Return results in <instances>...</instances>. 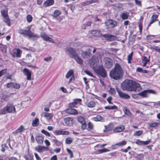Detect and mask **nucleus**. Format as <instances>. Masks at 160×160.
<instances>
[{
	"mask_svg": "<svg viewBox=\"0 0 160 160\" xmlns=\"http://www.w3.org/2000/svg\"><path fill=\"white\" fill-rule=\"evenodd\" d=\"M160 123L158 122H150L148 123V125L151 127L156 128L158 127Z\"/></svg>",
	"mask_w": 160,
	"mask_h": 160,
	"instance_id": "nucleus-33",
	"label": "nucleus"
},
{
	"mask_svg": "<svg viewBox=\"0 0 160 160\" xmlns=\"http://www.w3.org/2000/svg\"><path fill=\"white\" fill-rule=\"evenodd\" d=\"M139 29L140 33H141L142 32V23L140 22L139 23Z\"/></svg>",
	"mask_w": 160,
	"mask_h": 160,
	"instance_id": "nucleus-62",
	"label": "nucleus"
},
{
	"mask_svg": "<svg viewBox=\"0 0 160 160\" xmlns=\"http://www.w3.org/2000/svg\"><path fill=\"white\" fill-rule=\"evenodd\" d=\"M123 111L128 116H130L131 115V113L130 112L129 110L127 108H124L123 109Z\"/></svg>",
	"mask_w": 160,
	"mask_h": 160,
	"instance_id": "nucleus-37",
	"label": "nucleus"
},
{
	"mask_svg": "<svg viewBox=\"0 0 160 160\" xmlns=\"http://www.w3.org/2000/svg\"><path fill=\"white\" fill-rule=\"evenodd\" d=\"M54 3V0H47L43 4V6L47 7L52 5Z\"/></svg>",
	"mask_w": 160,
	"mask_h": 160,
	"instance_id": "nucleus-22",
	"label": "nucleus"
},
{
	"mask_svg": "<svg viewBox=\"0 0 160 160\" xmlns=\"http://www.w3.org/2000/svg\"><path fill=\"white\" fill-rule=\"evenodd\" d=\"M151 142L150 140H147L145 141H142V145H146L148 144Z\"/></svg>",
	"mask_w": 160,
	"mask_h": 160,
	"instance_id": "nucleus-61",
	"label": "nucleus"
},
{
	"mask_svg": "<svg viewBox=\"0 0 160 160\" xmlns=\"http://www.w3.org/2000/svg\"><path fill=\"white\" fill-rule=\"evenodd\" d=\"M91 119L95 121H103V118L100 115H98L96 117H93L91 118Z\"/></svg>",
	"mask_w": 160,
	"mask_h": 160,
	"instance_id": "nucleus-27",
	"label": "nucleus"
},
{
	"mask_svg": "<svg viewBox=\"0 0 160 160\" xmlns=\"http://www.w3.org/2000/svg\"><path fill=\"white\" fill-rule=\"evenodd\" d=\"M135 3L139 6H141V1L138 0H134Z\"/></svg>",
	"mask_w": 160,
	"mask_h": 160,
	"instance_id": "nucleus-57",
	"label": "nucleus"
},
{
	"mask_svg": "<svg viewBox=\"0 0 160 160\" xmlns=\"http://www.w3.org/2000/svg\"><path fill=\"white\" fill-rule=\"evenodd\" d=\"M15 111V108L11 104H8L7 105L0 110V114H5L7 113L14 112Z\"/></svg>",
	"mask_w": 160,
	"mask_h": 160,
	"instance_id": "nucleus-4",
	"label": "nucleus"
},
{
	"mask_svg": "<svg viewBox=\"0 0 160 160\" xmlns=\"http://www.w3.org/2000/svg\"><path fill=\"white\" fill-rule=\"evenodd\" d=\"M88 128L90 129H92L93 128V124L91 122H89L88 124Z\"/></svg>",
	"mask_w": 160,
	"mask_h": 160,
	"instance_id": "nucleus-58",
	"label": "nucleus"
},
{
	"mask_svg": "<svg viewBox=\"0 0 160 160\" xmlns=\"http://www.w3.org/2000/svg\"><path fill=\"white\" fill-rule=\"evenodd\" d=\"M158 16L157 15L155 14L153 15L151 18V19L153 20L154 21H156L158 18Z\"/></svg>",
	"mask_w": 160,
	"mask_h": 160,
	"instance_id": "nucleus-54",
	"label": "nucleus"
},
{
	"mask_svg": "<svg viewBox=\"0 0 160 160\" xmlns=\"http://www.w3.org/2000/svg\"><path fill=\"white\" fill-rule=\"evenodd\" d=\"M65 123L69 126L72 125L73 123V119L72 118H67L64 119Z\"/></svg>",
	"mask_w": 160,
	"mask_h": 160,
	"instance_id": "nucleus-23",
	"label": "nucleus"
},
{
	"mask_svg": "<svg viewBox=\"0 0 160 160\" xmlns=\"http://www.w3.org/2000/svg\"><path fill=\"white\" fill-rule=\"evenodd\" d=\"M36 140L38 143L41 144L43 143L44 138L42 136L38 135L36 137Z\"/></svg>",
	"mask_w": 160,
	"mask_h": 160,
	"instance_id": "nucleus-28",
	"label": "nucleus"
},
{
	"mask_svg": "<svg viewBox=\"0 0 160 160\" xmlns=\"http://www.w3.org/2000/svg\"><path fill=\"white\" fill-rule=\"evenodd\" d=\"M41 36L44 41L46 42H50L52 43L55 42L54 40L45 32L42 33L41 34Z\"/></svg>",
	"mask_w": 160,
	"mask_h": 160,
	"instance_id": "nucleus-8",
	"label": "nucleus"
},
{
	"mask_svg": "<svg viewBox=\"0 0 160 160\" xmlns=\"http://www.w3.org/2000/svg\"><path fill=\"white\" fill-rule=\"evenodd\" d=\"M91 35L96 37H100L102 35L99 30H92L90 33Z\"/></svg>",
	"mask_w": 160,
	"mask_h": 160,
	"instance_id": "nucleus-18",
	"label": "nucleus"
},
{
	"mask_svg": "<svg viewBox=\"0 0 160 160\" xmlns=\"http://www.w3.org/2000/svg\"><path fill=\"white\" fill-rule=\"evenodd\" d=\"M127 143V141H123L118 143H116L118 146L121 147L126 145Z\"/></svg>",
	"mask_w": 160,
	"mask_h": 160,
	"instance_id": "nucleus-43",
	"label": "nucleus"
},
{
	"mask_svg": "<svg viewBox=\"0 0 160 160\" xmlns=\"http://www.w3.org/2000/svg\"><path fill=\"white\" fill-rule=\"evenodd\" d=\"M0 51H1L2 52H6L7 51L6 46L2 44H0Z\"/></svg>",
	"mask_w": 160,
	"mask_h": 160,
	"instance_id": "nucleus-40",
	"label": "nucleus"
},
{
	"mask_svg": "<svg viewBox=\"0 0 160 160\" xmlns=\"http://www.w3.org/2000/svg\"><path fill=\"white\" fill-rule=\"evenodd\" d=\"M23 72L24 75L27 76V79L28 80L31 79V72L27 68H24L23 70Z\"/></svg>",
	"mask_w": 160,
	"mask_h": 160,
	"instance_id": "nucleus-12",
	"label": "nucleus"
},
{
	"mask_svg": "<svg viewBox=\"0 0 160 160\" xmlns=\"http://www.w3.org/2000/svg\"><path fill=\"white\" fill-rule=\"evenodd\" d=\"M117 91L119 96L121 98L125 99H129L130 98V96L128 94H125L118 90H117Z\"/></svg>",
	"mask_w": 160,
	"mask_h": 160,
	"instance_id": "nucleus-17",
	"label": "nucleus"
},
{
	"mask_svg": "<svg viewBox=\"0 0 160 160\" xmlns=\"http://www.w3.org/2000/svg\"><path fill=\"white\" fill-rule=\"evenodd\" d=\"M82 100L80 99H75L74 101L76 104L79 103L81 102Z\"/></svg>",
	"mask_w": 160,
	"mask_h": 160,
	"instance_id": "nucleus-59",
	"label": "nucleus"
},
{
	"mask_svg": "<svg viewBox=\"0 0 160 160\" xmlns=\"http://www.w3.org/2000/svg\"><path fill=\"white\" fill-rule=\"evenodd\" d=\"M136 143L138 145H142V141H140L139 139H137L136 141Z\"/></svg>",
	"mask_w": 160,
	"mask_h": 160,
	"instance_id": "nucleus-55",
	"label": "nucleus"
},
{
	"mask_svg": "<svg viewBox=\"0 0 160 160\" xmlns=\"http://www.w3.org/2000/svg\"><path fill=\"white\" fill-rule=\"evenodd\" d=\"M101 58L102 56L100 54H97L89 60V63L91 66L93 67L94 71L98 75L105 77L106 76V72L102 66H100L97 68L94 67L95 64H97L99 61L101 60Z\"/></svg>",
	"mask_w": 160,
	"mask_h": 160,
	"instance_id": "nucleus-1",
	"label": "nucleus"
},
{
	"mask_svg": "<svg viewBox=\"0 0 160 160\" xmlns=\"http://www.w3.org/2000/svg\"><path fill=\"white\" fill-rule=\"evenodd\" d=\"M113 128L112 124H109L107 126H104V129L103 131L104 132H107L112 130Z\"/></svg>",
	"mask_w": 160,
	"mask_h": 160,
	"instance_id": "nucleus-21",
	"label": "nucleus"
},
{
	"mask_svg": "<svg viewBox=\"0 0 160 160\" xmlns=\"http://www.w3.org/2000/svg\"><path fill=\"white\" fill-rule=\"evenodd\" d=\"M76 105V104L73 101V102H72L70 103L69 104V106L70 107H71V108H73V107H75Z\"/></svg>",
	"mask_w": 160,
	"mask_h": 160,
	"instance_id": "nucleus-60",
	"label": "nucleus"
},
{
	"mask_svg": "<svg viewBox=\"0 0 160 160\" xmlns=\"http://www.w3.org/2000/svg\"><path fill=\"white\" fill-rule=\"evenodd\" d=\"M1 13L4 17L8 16L7 12L5 10H1Z\"/></svg>",
	"mask_w": 160,
	"mask_h": 160,
	"instance_id": "nucleus-52",
	"label": "nucleus"
},
{
	"mask_svg": "<svg viewBox=\"0 0 160 160\" xmlns=\"http://www.w3.org/2000/svg\"><path fill=\"white\" fill-rule=\"evenodd\" d=\"M77 119L78 122L81 124L85 123L86 122L85 119L82 116H79L77 117Z\"/></svg>",
	"mask_w": 160,
	"mask_h": 160,
	"instance_id": "nucleus-29",
	"label": "nucleus"
},
{
	"mask_svg": "<svg viewBox=\"0 0 160 160\" xmlns=\"http://www.w3.org/2000/svg\"><path fill=\"white\" fill-rule=\"evenodd\" d=\"M153 49L158 52H159L160 53V48H159V47H155L154 48H153Z\"/></svg>",
	"mask_w": 160,
	"mask_h": 160,
	"instance_id": "nucleus-64",
	"label": "nucleus"
},
{
	"mask_svg": "<svg viewBox=\"0 0 160 160\" xmlns=\"http://www.w3.org/2000/svg\"><path fill=\"white\" fill-rule=\"evenodd\" d=\"M123 73V71L120 65L117 63L114 68L110 72L109 75L112 78L117 80L121 77Z\"/></svg>",
	"mask_w": 160,
	"mask_h": 160,
	"instance_id": "nucleus-2",
	"label": "nucleus"
},
{
	"mask_svg": "<svg viewBox=\"0 0 160 160\" xmlns=\"http://www.w3.org/2000/svg\"><path fill=\"white\" fill-rule=\"evenodd\" d=\"M106 26L108 28H113L117 25V22L112 20H107L105 23Z\"/></svg>",
	"mask_w": 160,
	"mask_h": 160,
	"instance_id": "nucleus-9",
	"label": "nucleus"
},
{
	"mask_svg": "<svg viewBox=\"0 0 160 160\" xmlns=\"http://www.w3.org/2000/svg\"><path fill=\"white\" fill-rule=\"evenodd\" d=\"M143 132V131L142 130L136 131L134 133V135L135 136H140L142 134Z\"/></svg>",
	"mask_w": 160,
	"mask_h": 160,
	"instance_id": "nucleus-39",
	"label": "nucleus"
},
{
	"mask_svg": "<svg viewBox=\"0 0 160 160\" xmlns=\"http://www.w3.org/2000/svg\"><path fill=\"white\" fill-rule=\"evenodd\" d=\"M132 87L134 88V90H132L131 91H139L141 89L140 85L139 83L132 81Z\"/></svg>",
	"mask_w": 160,
	"mask_h": 160,
	"instance_id": "nucleus-10",
	"label": "nucleus"
},
{
	"mask_svg": "<svg viewBox=\"0 0 160 160\" xmlns=\"http://www.w3.org/2000/svg\"><path fill=\"white\" fill-rule=\"evenodd\" d=\"M41 132L47 136L49 137L50 136V134L49 133L44 129H43L41 131Z\"/></svg>",
	"mask_w": 160,
	"mask_h": 160,
	"instance_id": "nucleus-47",
	"label": "nucleus"
},
{
	"mask_svg": "<svg viewBox=\"0 0 160 160\" xmlns=\"http://www.w3.org/2000/svg\"><path fill=\"white\" fill-rule=\"evenodd\" d=\"M105 62V66L108 68H111L112 65V60L108 58H105L104 59Z\"/></svg>",
	"mask_w": 160,
	"mask_h": 160,
	"instance_id": "nucleus-14",
	"label": "nucleus"
},
{
	"mask_svg": "<svg viewBox=\"0 0 160 160\" xmlns=\"http://www.w3.org/2000/svg\"><path fill=\"white\" fill-rule=\"evenodd\" d=\"M96 104V102L94 101H92L89 102L87 104L88 107L92 108L94 107Z\"/></svg>",
	"mask_w": 160,
	"mask_h": 160,
	"instance_id": "nucleus-30",
	"label": "nucleus"
},
{
	"mask_svg": "<svg viewBox=\"0 0 160 160\" xmlns=\"http://www.w3.org/2000/svg\"><path fill=\"white\" fill-rule=\"evenodd\" d=\"M54 133V134L56 135H67L69 134L68 131L62 130H57L55 131Z\"/></svg>",
	"mask_w": 160,
	"mask_h": 160,
	"instance_id": "nucleus-15",
	"label": "nucleus"
},
{
	"mask_svg": "<svg viewBox=\"0 0 160 160\" xmlns=\"http://www.w3.org/2000/svg\"><path fill=\"white\" fill-rule=\"evenodd\" d=\"M74 76V70L73 69H70L66 73V78H69Z\"/></svg>",
	"mask_w": 160,
	"mask_h": 160,
	"instance_id": "nucleus-24",
	"label": "nucleus"
},
{
	"mask_svg": "<svg viewBox=\"0 0 160 160\" xmlns=\"http://www.w3.org/2000/svg\"><path fill=\"white\" fill-rule=\"evenodd\" d=\"M156 94V92L152 90H145L139 93L138 94L143 98L148 97L150 94Z\"/></svg>",
	"mask_w": 160,
	"mask_h": 160,
	"instance_id": "nucleus-7",
	"label": "nucleus"
},
{
	"mask_svg": "<svg viewBox=\"0 0 160 160\" xmlns=\"http://www.w3.org/2000/svg\"><path fill=\"white\" fill-rule=\"evenodd\" d=\"M98 2L97 0H90L86 2L85 5H88L90 4L96 2Z\"/></svg>",
	"mask_w": 160,
	"mask_h": 160,
	"instance_id": "nucleus-42",
	"label": "nucleus"
},
{
	"mask_svg": "<svg viewBox=\"0 0 160 160\" xmlns=\"http://www.w3.org/2000/svg\"><path fill=\"white\" fill-rule=\"evenodd\" d=\"M110 150L107 148H104L102 149H99L96 152L97 153L100 154L104 152H106L110 151Z\"/></svg>",
	"mask_w": 160,
	"mask_h": 160,
	"instance_id": "nucleus-34",
	"label": "nucleus"
},
{
	"mask_svg": "<svg viewBox=\"0 0 160 160\" xmlns=\"http://www.w3.org/2000/svg\"><path fill=\"white\" fill-rule=\"evenodd\" d=\"M39 119L38 118H36L32 121V124L33 127H36L39 125Z\"/></svg>",
	"mask_w": 160,
	"mask_h": 160,
	"instance_id": "nucleus-32",
	"label": "nucleus"
},
{
	"mask_svg": "<svg viewBox=\"0 0 160 160\" xmlns=\"http://www.w3.org/2000/svg\"><path fill=\"white\" fill-rule=\"evenodd\" d=\"M105 109H108V110H114V109H117V107L116 106L114 105L112 106H106L104 108Z\"/></svg>",
	"mask_w": 160,
	"mask_h": 160,
	"instance_id": "nucleus-36",
	"label": "nucleus"
},
{
	"mask_svg": "<svg viewBox=\"0 0 160 160\" xmlns=\"http://www.w3.org/2000/svg\"><path fill=\"white\" fill-rule=\"evenodd\" d=\"M86 74H87V75H88L89 76H90L91 77H94V76L92 75V74L88 70H85L84 72Z\"/></svg>",
	"mask_w": 160,
	"mask_h": 160,
	"instance_id": "nucleus-56",
	"label": "nucleus"
},
{
	"mask_svg": "<svg viewBox=\"0 0 160 160\" xmlns=\"http://www.w3.org/2000/svg\"><path fill=\"white\" fill-rule=\"evenodd\" d=\"M32 19V17L30 15H28L27 16V20L28 22H31Z\"/></svg>",
	"mask_w": 160,
	"mask_h": 160,
	"instance_id": "nucleus-45",
	"label": "nucleus"
},
{
	"mask_svg": "<svg viewBox=\"0 0 160 160\" xmlns=\"http://www.w3.org/2000/svg\"><path fill=\"white\" fill-rule=\"evenodd\" d=\"M66 52L70 57L73 58L79 64L82 63V60L78 57L73 48L70 47L66 49Z\"/></svg>",
	"mask_w": 160,
	"mask_h": 160,
	"instance_id": "nucleus-3",
	"label": "nucleus"
},
{
	"mask_svg": "<svg viewBox=\"0 0 160 160\" xmlns=\"http://www.w3.org/2000/svg\"><path fill=\"white\" fill-rule=\"evenodd\" d=\"M22 52L18 48H15L13 50L11 54L14 57H21Z\"/></svg>",
	"mask_w": 160,
	"mask_h": 160,
	"instance_id": "nucleus-11",
	"label": "nucleus"
},
{
	"mask_svg": "<svg viewBox=\"0 0 160 160\" xmlns=\"http://www.w3.org/2000/svg\"><path fill=\"white\" fill-rule=\"evenodd\" d=\"M13 84V82H10L8 83L7 84V87L8 88H13V86L14 85Z\"/></svg>",
	"mask_w": 160,
	"mask_h": 160,
	"instance_id": "nucleus-51",
	"label": "nucleus"
},
{
	"mask_svg": "<svg viewBox=\"0 0 160 160\" xmlns=\"http://www.w3.org/2000/svg\"><path fill=\"white\" fill-rule=\"evenodd\" d=\"M103 36L105 38L106 40L109 41H112L114 40L116 38V37L112 35L108 34H104Z\"/></svg>",
	"mask_w": 160,
	"mask_h": 160,
	"instance_id": "nucleus-25",
	"label": "nucleus"
},
{
	"mask_svg": "<svg viewBox=\"0 0 160 160\" xmlns=\"http://www.w3.org/2000/svg\"><path fill=\"white\" fill-rule=\"evenodd\" d=\"M125 129L124 125H122L115 128L113 130L114 132H121Z\"/></svg>",
	"mask_w": 160,
	"mask_h": 160,
	"instance_id": "nucleus-19",
	"label": "nucleus"
},
{
	"mask_svg": "<svg viewBox=\"0 0 160 160\" xmlns=\"http://www.w3.org/2000/svg\"><path fill=\"white\" fill-rule=\"evenodd\" d=\"M112 100V98L111 97H108L107 99V101L109 104H112V103L111 102Z\"/></svg>",
	"mask_w": 160,
	"mask_h": 160,
	"instance_id": "nucleus-63",
	"label": "nucleus"
},
{
	"mask_svg": "<svg viewBox=\"0 0 160 160\" xmlns=\"http://www.w3.org/2000/svg\"><path fill=\"white\" fill-rule=\"evenodd\" d=\"M109 92L112 94L114 95L116 93V91L115 89L113 88H111L109 90Z\"/></svg>",
	"mask_w": 160,
	"mask_h": 160,
	"instance_id": "nucleus-46",
	"label": "nucleus"
},
{
	"mask_svg": "<svg viewBox=\"0 0 160 160\" xmlns=\"http://www.w3.org/2000/svg\"><path fill=\"white\" fill-rule=\"evenodd\" d=\"M129 13L128 12L123 13L121 15V18L123 20L127 19L128 17Z\"/></svg>",
	"mask_w": 160,
	"mask_h": 160,
	"instance_id": "nucleus-41",
	"label": "nucleus"
},
{
	"mask_svg": "<svg viewBox=\"0 0 160 160\" xmlns=\"http://www.w3.org/2000/svg\"><path fill=\"white\" fill-rule=\"evenodd\" d=\"M72 141V138H67L66 140V143L69 144L71 143Z\"/></svg>",
	"mask_w": 160,
	"mask_h": 160,
	"instance_id": "nucleus-49",
	"label": "nucleus"
},
{
	"mask_svg": "<svg viewBox=\"0 0 160 160\" xmlns=\"http://www.w3.org/2000/svg\"><path fill=\"white\" fill-rule=\"evenodd\" d=\"M7 71L6 69H3L0 71V77L6 73Z\"/></svg>",
	"mask_w": 160,
	"mask_h": 160,
	"instance_id": "nucleus-53",
	"label": "nucleus"
},
{
	"mask_svg": "<svg viewBox=\"0 0 160 160\" xmlns=\"http://www.w3.org/2000/svg\"><path fill=\"white\" fill-rule=\"evenodd\" d=\"M13 86V88L15 89H19L20 87V86L19 84L16 83H14Z\"/></svg>",
	"mask_w": 160,
	"mask_h": 160,
	"instance_id": "nucleus-50",
	"label": "nucleus"
},
{
	"mask_svg": "<svg viewBox=\"0 0 160 160\" xmlns=\"http://www.w3.org/2000/svg\"><path fill=\"white\" fill-rule=\"evenodd\" d=\"M31 28V26H28L27 28L28 30H20V33L24 35V36H28L29 38L33 37H37V35L33 34L30 30Z\"/></svg>",
	"mask_w": 160,
	"mask_h": 160,
	"instance_id": "nucleus-6",
	"label": "nucleus"
},
{
	"mask_svg": "<svg viewBox=\"0 0 160 160\" xmlns=\"http://www.w3.org/2000/svg\"><path fill=\"white\" fill-rule=\"evenodd\" d=\"M41 115L44 117L46 120L49 121L52 119L53 115L52 113H49L47 112H42Z\"/></svg>",
	"mask_w": 160,
	"mask_h": 160,
	"instance_id": "nucleus-13",
	"label": "nucleus"
},
{
	"mask_svg": "<svg viewBox=\"0 0 160 160\" xmlns=\"http://www.w3.org/2000/svg\"><path fill=\"white\" fill-rule=\"evenodd\" d=\"M132 52L130 54H129L128 56V62L129 63H131V61L132 59Z\"/></svg>",
	"mask_w": 160,
	"mask_h": 160,
	"instance_id": "nucleus-44",
	"label": "nucleus"
},
{
	"mask_svg": "<svg viewBox=\"0 0 160 160\" xmlns=\"http://www.w3.org/2000/svg\"><path fill=\"white\" fill-rule=\"evenodd\" d=\"M90 53L87 52H83L82 54V56L84 58H88L90 56Z\"/></svg>",
	"mask_w": 160,
	"mask_h": 160,
	"instance_id": "nucleus-35",
	"label": "nucleus"
},
{
	"mask_svg": "<svg viewBox=\"0 0 160 160\" xmlns=\"http://www.w3.org/2000/svg\"><path fill=\"white\" fill-rule=\"evenodd\" d=\"M25 130L24 127L22 125H21L16 130L15 133L17 134L19 133L21 134Z\"/></svg>",
	"mask_w": 160,
	"mask_h": 160,
	"instance_id": "nucleus-26",
	"label": "nucleus"
},
{
	"mask_svg": "<svg viewBox=\"0 0 160 160\" xmlns=\"http://www.w3.org/2000/svg\"><path fill=\"white\" fill-rule=\"evenodd\" d=\"M35 149L36 151L39 152H42L47 150L46 147L41 146H38L35 147Z\"/></svg>",
	"mask_w": 160,
	"mask_h": 160,
	"instance_id": "nucleus-20",
	"label": "nucleus"
},
{
	"mask_svg": "<svg viewBox=\"0 0 160 160\" xmlns=\"http://www.w3.org/2000/svg\"><path fill=\"white\" fill-rule=\"evenodd\" d=\"M132 81L131 80H126L123 82L121 85V87L123 90L131 91L134 90V88L132 87Z\"/></svg>",
	"mask_w": 160,
	"mask_h": 160,
	"instance_id": "nucleus-5",
	"label": "nucleus"
},
{
	"mask_svg": "<svg viewBox=\"0 0 160 160\" xmlns=\"http://www.w3.org/2000/svg\"><path fill=\"white\" fill-rule=\"evenodd\" d=\"M4 21L8 25V26H10V20L8 16H7L4 17Z\"/></svg>",
	"mask_w": 160,
	"mask_h": 160,
	"instance_id": "nucleus-38",
	"label": "nucleus"
},
{
	"mask_svg": "<svg viewBox=\"0 0 160 160\" xmlns=\"http://www.w3.org/2000/svg\"><path fill=\"white\" fill-rule=\"evenodd\" d=\"M66 112L70 114L76 115L78 113V111L73 108H69L66 110Z\"/></svg>",
	"mask_w": 160,
	"mask_h": 160,
	"instance_id": "nucleus-16",
	"label": "nucleus"
},
{
	"mask_svg": "<svg viewBox=\"0 0 160 160\" xmlns=\"http://www.w3.org/2000/svg\"><path fill=\"white\" fill-rule=\"evenodd\" d=\"M60 14L61 12L59 11L56 10H55L54 12V16L55 17H57L60 15Z\"/></svg>",
	"mask_w": 160,
	"mask_h": 160,
	"instance_id": "nucleus-48",
	"label": "nucleus"
},
{
	"mask_svg": "<svg viewBox=\"0 0 160 160\" xmlns=\"http://www.w3.org/2000/svg\"><path fill=\"white\" fill-rule=\"evenodd\" d=\"M142 62L143 63L142 66L146 67V64L149 62V60L145 56H144L142 59Z\"/></svg>",
	"mask_w": 160,
	"mask_h": 160,
	"instance_id": "nucleus-31",
	"label": "nucleus"
}]
</instances>
